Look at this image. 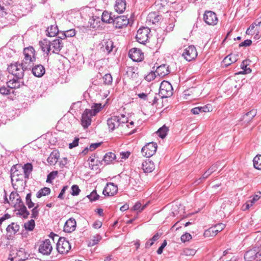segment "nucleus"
Here are the masks:
<instances>
[{"label": "nucleus", "mask_w": 261, "mask_h": 261, "mask_svg": "<svg viewBox=\"0 0 261 261\" xmlns=\"http://www.w3.org/2000/svg\"><path fill=\"white\" fill-rule=\"evenodd\" d=\"M71 249L69 242L65 238H60L57 243V249L61 254L67 253Z\"/></svg>", "instance_id": "423d86ee"}, {"label": "nucleus", "mask_w": 261, "mask_h": 261, "mask_svg": "<svg viewBox=\"0 0 261 261\" xmlns=\"http://www.w3.org/2000/svg\"><path fill=\"white\" fill-rule=\"evenodd\" d=\"M51 50L53 49V53L58 54L63 47V43L60 39H55L50 42Z\"/></svg>", "instance_id": "4468645a"}, {"label": "nucleus", "mask_w": 261, "mask_h": 261, "mask_svg": "<svg viewBox=\"0 0 261 261\" xmlns=\"http://www.w3.org/2000/svg\"><path fill=\"white\" fill-rule=\"evenodd\" d=\"M58 173L57 171H53L49 173L47 177L46 182H51V180L54 179L56 176L57 175Z\"/></svg>", "instance_id": "5fc2aeb1"}, {"label": "nucleus", "mask_w": 261, "mask_h": 261, "mask_svg": "<svg viewBox=\"0 0 261 261\" xmlns=\"http://www.w3.org/2000/svg\"><path fill=\"white\" fill-rule=\"evenodd\" d=\"M20 165H13L11 169V178L12 182H13V180L15 179L16 181H18L19 179V171L18 168H20Z\"/></svg>", "instance_id": "b1692460"}, {"label": "nucleus", "mask_w": 261, "mask_h": 261, "mask_svg": "<svg viewBox=\"0 0 261 261\" xmlns=\"http://www.w3.org/2000/svg\"><path fill=\"white\" fill-rule=\"evenodd\" d=\"M209 111L210 109L206 106H204L203 107H195L191 110V113L195 115L198 114L200 112H207Z\"/></svg>", "instance_id": "f704fd0d"}, {"label": "nucleus", "mask_w": 261, "mask_h": 261, "mask_svg": "<svg viewBox=\"0 0 261 261\" xmlns=\"http://www.w3.org/2000/svg\"><path fill=\"white\" fill-rule=\"evenodd\" d=\"M19 228L20 226L18 224L13 222L7 226L6 230L10 234H15L19 231Z\"/></svg>", "instance_id": "c756f323"}, {"label": "nucleus", "mask_w": 261, "mask_h": 261, "mask_svg": "<svg viewBox=\"0 0 261 261\" xmlns=\"http://www.w3.org/2000/svg\"><path fill=\"white\" fill-rule=\"evenodd\" d=\"M141 152L143 156L150 158L156 151L157 148H141Z\"/></svg>", "instance_id": "c85d7f7f"}, {"label": "nucleus", "mask_w": 261, "mask_h": 261, "mask_svg": "<svg viewBox=\"0 0 261 261\" xmlns=\"http://www.w3.org/2000/svg\"><path fill=\"white\" fill-rule=\"evenodd\" d=\"M150 32V30L148 28H140L136 36L137 41L141 44H145L148 40Z\"/></svg>", "instance_id": "20e7f679"}, {"label": "nucleus", "mask_w": 261, "mask_h": 261, "mask_svg": "<svg viewBox=\"0 0 261 261\" xmlns=\"http://www.w3.org/2000/svg\"><path fill=\"white\" fill-rule=\"evenodd\" d=\"M167 243L166 240H164L163 243L162 244L161 246L158 248L157 250V253L158 254H161L163 252L164 248L166 247L167 245Z\"/></svg>", "instance_id": "e2e57ef3"}, {"label": "nucleus", "mask_w": 261, "mask_h": 261, "mask_svg": "<svg viewBox=\"0 0 261 261\" xmlns=\"http://www.w3.org/2000/svg\"><path fill=\"white\" fill-rule=\"evenodd\" d=\"M115 159H116V155L114 153L110 152L107 153L105 155L103 160L106 164H109L111 162H112L113 160H114Z\"/></svg>", "instance_id": "ea45409f"}, {"label": "nucleus", "mask_w": 261, "mask_h": 261, "mask_svg": "<svg viewBox=\"0 0 261 261\" xmlns=\"http://www.w3.org/2000/svg\"><path fill=\"white\" fill-rule=\"evenodd\" d=\"M103 46L107 51L108 53H110L112 51L114 47V42L111 40H108L105 42V45Z\"/></svg>", "instance_id": "37998d69"}, {"label": "nucleus", "mask_w": 261, "mask_h": 261, "mask_svg": "<svg viewBox=\"0 0 261 261\" xmlns=\"http://www.w3.org/2000/svg\"><path fill=\"white\" fill-rule=\"evenodd\" d=\"M162 18V16L158 14L156 12H151L148 14L147 20L152 24H155L160 21Z\"/></svg>", "instance_id": "aec40b11"}, {"label": "nucleus", "mask_w": 261, "mask_h": 261, "mask_svg": "<svg viewBox=\"0 0 261 261\" xmlns=\"http://www.w3.org/2000/svg\"><path fill=\"white\" fill-rule=\"evenodd\" d=\"M102 106L101 103H94L91 109H86L82 116L81 124L84 128H87L91 123V118L95 116L101 109Z\"/></svg>", "instance_id": "f03ea898"}, {"label": "nucleus", "mask_w": 261, "mask_h": 261, "mask_svg": "<svg viewBox=\"0 0 261 261\" xmlns=\"http://www.w3.org/2000/svg\"><path fill=\"white\" fill-rule=\"evenodd\" d=\"M257 248L255 247L248 250L244 255V258L246 261L257 260Z\"/></svg>", "instance_id": "2eb2a0df"}, {"label": "nucleus", "mask_w": 261, "mask_h": 261, "mask_svg": "<svg viewBox=\"0 0 261 261\" xmlns=\"http://www.w3.org/2000/svg\"><path fill=\"white\" fill-rule=\"evenodd\" d=\"M87 197L89 198L90 201H95L99 199V196L97 194L96 191L94 190L90 193V194L87 196Z\"/></svg>", "instance_id": "de8ad7c7"}, {"label": "nucleus", "mask_w": 261, "mask_h": 261, "mask_svg": "<svg viewBox=\"0 0 261 261\" xmlns=\"http://www.w3.org/2000/svg\"><path fill=\"white\" fill-rule=\"evenodd\" d=\"M32 72L36 77H42L45 73V70L44 66L41 64L36 65L32 68Z\"/></svg>", "instance_id": "dca6fc26"}, {"label": "nucleus", "mask_w": 261, "mask_h": 261, "mask_svg": "<svg viewBox=\"0 0 261 261\" xmlns=\"http://www.w3.org/2000/svg\"><path fill=\"white\" fill-rule=\"evenodd\" d=\"M219 164V162H217L215 164L212 165V166L207 170H206L200 178L195 181L194 184L196 185H198L201 183L214 172L216 171L218 169L220 166Z\"/></svg>", "instance_id": "0eeeda50"}, {"label": "nucleus", "mask_w": 261, "mask_h": 261, "mask_svg": "<svg viewBox=\"0 0 261 261\" xmlns=\"http://www.w3.org/2000/svg\"><path fill=\"white\" fill-rule=\"evenodd\" d=\"M71 194L73 196H76L79 194L80 192L81 191L80 189H79L78 186L77 185H73L71 187Z\"/></svg>", "instance_id": "bf43d9fd"}, {"label": "nucleus", "mask_w": 261, "mask_h": 261, "mask_svg": "<svg viewBox=\"0 0 261 261\" xmlns=\"http://www.w3.org/2000/svg\"><path fill=\"white\" fill-rule=\"evenodd\" d=\"M18 212L16 213L17 215L22 216L23 218L26 219L30 215V212L27 210L25 206L18 207Z\"/></svg>", "instance_id": "4c0bfd02"}, {"label": "nucleus", "mask_w": 261, "mask_h": 261, "mask_svg": "<svg viewBox=\"0 0 261 261\" xmlns=\"http://www.w3.org/2000/svg\"><path fill=\"white\" fill-rule=\"evenodd\" d=\"M47 35L49 37H54L59 33V30L57 25H51L47 30Z\"/></svg>", "instance_id": "2f4dec72"}, {"label": "nucleus", "mask_w": 261, "mask_h": 261, "mask_svg": "<svg viewBox=\"0 0 261 261\" xmlns=\"http://www.w3.org/2000/svg\"><path fill=\"white\" fill-rule=\"evenodd\" d=\"M117 186L113 182H109L104 188L102 193L105 196H113L117 193Z\"/></svg>", "instance_id": "f8f14e48"}, {"label": "nucleus", "mask_w": 261, "mask_h": 261, "mask_svg": "<svg viewBox=\"0 0 261 261\" xmlns=\"http://www.w3.org/2000/svg\"><path fill=\"white\" fill-rule=\"evenodd\" d=\"M66 37H73L75 35V31L74 29H70L66 31H64Z\"/></svg>", "instance_id": "680f3d73"}, {"label": "nucleus", "mask_w": 261, "mask_h": 261, "mask_svg": "<svg viewBox=\"0 0 261 261\" xmlns=\"http://www.w3.org/2000/svg\"><path fill=\"white\" fill-rule=\"evenodd\" d=\"M238 59V55L230 54L226 56L223 60V64L227 67L232 63L236 62Z\"/></svg>", "instance_id": "6ab92c4d"}, {"label": "nucleus", "mask_w": 261, "mask_h": 261, "mask_svg": "<svg viewBox=\"0 0 261 261\" xmlns=\"http://www.w3.org/2000/svg\"><path fill=\"white\" fill-rule=\"evenodd\" d=\"M168 131V127L164 125L158 130V131L156 132V134L159 137L162 139H164L166 136Z\"/></svg>", "instance_id": "c9c22d12"}, {"label": "nucleus", "mask_w": 261, "mask_h": 261, "mask_svg": "<svg viewBox=\"0 0 261 261\" xmlns=\"http://www.w3.org/2000/svg\"><path fill=\"white\" fill-rule=\"evenodd\" d=\"M126 8L125 0H116L115 9L119 13H123Z\"/></svg>", "instance_id": "a878e982"}, {"label": "nucleus", "mask_w": 261, "mask_h": 261, "mask_svg": "<svg viewBox=\"0 0 261 261\" xmlns=\"http://www.w3.org/2000/svg\"><path fill=\"white\" fill-rule=\"evenodd\" d=\"M151 100H149L148 103H150L151 105L156 104L158 102V100H159L157 94L151 93Z\"/></svg>", "instance_id": "6e6d98bb"}, {"label": "nucleus", "mask_w": 261, "mask_h": 261, "mask_svg": "<svg viewBox=\"0 0 261 261\" xmlns=\"http://www.w3.org/2000/svg\"><path fill=\"white\" fill-rule=\"evenodd\" d=\"M76 226L75 220L73 218H70L65 222L64 226V231L66 232H71L75 229Z\"/></svg>", "instance_id": "ddd939ff"}, {"label": "nucleus", "mask_w": 261, "mask_h": 261, "mask_svg": "<svg viewBox=\"0 0 261 261\" xmlns=\"http://www.w3.org/2000/svg\"><path fill=\"white\" fill-rule=\"evenodd\" d=\"M40 47L43 51H46L48 55L49 52L51 50L50 41L46 39H43L42 41L39 42Z\"/></svg>", "instance_id": "393cba45"}, {"label": "nucleus", "mask_w": 261, "mask_h": 261, "mask_svg": "<svg viewBox=\"0 0 261 261\" xmlns=\"http://www.w3.org/2000/svg\"><path fill=\"white\" fill-rule=\"evenodd\" d=\"M129 23V19L126 16L122 15L114 17L113 23L116 28L121 29L126 26Z\"/></svg>", "instance_id": "9d476101"}, {"label": "nucleus", "mask_w": 261, "mask_h": 261, "mask_svg": "<svg viewBox=\"0 0 261 261\" xmlns=\"http://www.w3.org/2000/svg\"><path fill=\"white\" fill-rule=\"evenodd\" d=\"M138 96L145 101H147L149 102V100H151V93H149L148 94L145 93H141L137 94Z\"/></svg>", "instance_id": "49530a36"}, {"label": "nucleus", "mask_w": 261, "mask_h": 261, "mask_svg": "<svg viewBox=\"0 0 261 261\" xmlns=\"http://www.w3.org/2000/svg\"><path fill=\"white\" fill-rule=\"evenodd\" d=\"M103 82L106 85H110L112 83L113 79L111 74H106L103 77Z\"/></svg>", "instance_id": "3c124183"}, {"label": "nucleus", "mask_w": 261, "mask_h": 261, "mask_svg": "<svg viewBox=\"0 0 261 261\" xmlns=\"http://www.w3.org/2000/svg\"><path fill=\"white\" fill-rule=\"evenodd\" d=\"M173 94V88L171 84L167 81H163L161 83L159 95L161 98H167Z\"/></svg>", "instance_id": "7ed1b4c3"}, {"label": "nucleus", "mask_w": 261, "mask_h": 261, "mask_svg": "<svg viewBox=\"0 0 261 261\" xmlns=\"http://www.w3.org/2000/svg\"><path fill=\"white\" fill-rule=\"evenodd\" d=\"M10 13V9L8 6H6L4 3L0 4V15L2 17L5 16Z\"/></svg>", "instance_id": "a19ab883"}, {"label": "nucleus", "mask_w": 261, "mask_h": 261, "mask_svg": "<svg viewBox=\"0 0 261 261\" xmlns=\"http://www.w3.org/2000/svg\"><path fill=\"white\" fill-rule=\"evenodd\" d=\"M192 239L191 235L188 232H186L185 234H182L181 237L180 239L182 242H186L187 241H189Z\"/></svg>", "instance_id": "13d9d810"}, {"label": "nucleus", "mask_w": 261, "mask_h": 261, "mask_svg": "<svg viewBox=\"0 0 261 261\" xmlns=\"http://www.w3.org/2000/svg\"><path fill=\"white\" fill-rule=\"evenodd\" d=\"M146 205L147 204H145L142 206L140 202H137L134 206L133 208L135 211H138L139 212H141L146 207Z\"/></svg>", "instance_id": "864d4df0"}, {"label": "nucleus", "mask_w": 261, "mask_h": 261, "mask_svg": "<svg viewBox=\"0 0 261 261\" xmlns=\"http://www.w3.org/2000/svg\"><path fill=\"white\" fill-rule=\"evenodd\" d=\"M261 193L259 192V194H256L254 195L252 197H250V199L248 200L246 203L243 206V210L245 211L246 210L249 209L251 206L253 205V204L259 199L260 198Z\"/></svg>", "instance_id": "4be33fe9"}, {"label": "nucleus", "mask_w": 261, "mask_h": 261, "mask_svg": "<svg viewBox=\"0 0 261 261\" xmlns=\"http://www.w3.org/2000/svg\"><path fill=\"white\" fill-rule=\"evenodd\" d=\"M12 89V88H9L8 86L7 87L2 86L0 87V93L4 95L10 94L11 93V90Z\"/></svg>", "instance_id": "603ef678"}, {"label": "nucleus", "mask_w": 261, "mask_h": 261, "mask_svg": "<svg viewBox=\"0 0 261 261\" xmlns=\"http://www.w3.org/2000/svg\"><path fill=\"white\" fill-rule=\"evenodd\" d=\"M142 168L145 173H150L154 169V163L149 160H146L142 163Z\"/></svg>", "instance_id": "a211bd4d"}, {"label": "nucleus", "mask_w": 261, "mask_h": 261, "mask_svg": "<svg viewBox=\"0 0 261 261\" xmlns=\"http://www.w3.org/2000/svg\"><path fill=\"white\" fill-rule=\"evenodd\" d=\"M8 72L14 75L12 79H10L7 83V85L12 89H17L23 85L22 79L24 76V72L25 70L20 63L15 62L11 64L7 68Z\"/></svg>", "instance_id": "f257e3e1"}, {"label": "nucleus", "mask_w": 261, "mask_h": 261, "mask_svg": "<svg viewBox=\"0 0 261 261\" xmlns=\"http://www.w3.org/2000/svg\"><path fill=\"white\" fill-rule=\"evenodd\" d=\"M129 57L134 61L140 62L144 58V55L140 49L133 48L129 50Z\"/></svg>", "instance_id": "9b49d317"}, {"label": "nucleus", "mask_w": 261, "mask_h": 261, "mask_svg": "<svg viewBox=\"0 0 261 261\" xmlns=\"http://www.w3.org/2000/svg\"><path fill=\"white\" fill-rule=\"evenodd\" d=\"M39 205L37 204L34 208H33L32 210V216L31 217L32 218L36 219L39 215V209H38Z\"/></svg>", "instance_id": "4d7b16f0"}, {"label": "nucleus", "mask_w": 261, "mask_h": 261, "mask_svg": "<svg viewBox=\"0 0 261 261\" xmlns=\"http://www.w3.org/2000/svg\"><path fill=\"white\" fill-rule=\"evenodd\" d=\"M35 225V223L34 220L31 219L27 223H24V227L26 230L29 231H32L34 228Z\"/></svg>", "instance_id": "c03bdc74"}, {"label": "nucleus", "mask_w": 261, "mask_h": 261, "mask_svg": "<svg viewBox=\"0 0 261 261\" xmlns=\"http://www.w3.org/2000/svg\"><path fill=\"white\" fill-rule=\"evenodd\" d=\"M182 55L187 61H190L197 57V52L193 45H190L184 50Z\"/></svg>", "instance_id": "1a4fd4ad"}, {"label": "nucleus", "mask_w": 261, "mask_h": 261, "mask_svg": "<svg viewBox=\"0 0 261 261\" xmlns=\"http://www.w3.org/2000/svg\"><path fill=\"white\" fill-rule=\"evenodd\" d=\"M204 22L208 24L214 25L218 22V18L215 13L211 11H206L203 15Z\"/></svg>", "instance_id": "6e6552de"}, {"label": "nucleus", "mask_w": 261, "mask_h": 261, "mask_svg": "<svg viewBox=\"0 0 261 261\" xmlns=\"http://www.w3.org/2000/svg\"><path fill=\"white\" fill-rule=\"evenodd\" d=\"M107 124L109 128L112 130H113L120 126L119 123V118L117 116H114L109 118L107 120Z\"/></svg>", "instance_id": "f3484780"}, {"label": "nucleus", "mask_w": 261, "mask_h": 261, "mask_svg": "<svg viewBox=\"0 0 261 261\" xmlns=\"http://www.w3.org/2000/svg\"><path fill=\"white\" fill-rule=\"evenodd\" d=\"M130 154V152L129 151H125V152H121L120 153V155L122 160H126L128 158Z\"/></svg>", "instance_id": "69168bd1"}, {"label": "nucleus", "mask_w": 261, "mask_h": 261, "mask_svg": "<svg viewBox=\"0 0 261 261\" xmlns=\"http://www.w3.org/2000/svg\"><path fill=\"white\" fill-rule=\"evenodd\" d=\"M248 61L247 60H244L242 62L241 65V67L243 70L237 73L238 74H248V73H250L251 72V69L250 68L247 67V66L248 65Z\"/></svg>", "instance_id": "473e14b6"}, {"label": "nucleus", "mask_w": 261, "mask_h": 261, "mask_svg": "<svg viewBox=\"0 0 261 261\" xmlns=\"http://www.w3.org/2000/svg\"><path fill=\"white\" fill-rule=\"evenodd\" d=\"M50 193V189L47 187H44L40 189L36 194L38 198H40L42 196L48 195Z\"/></svg>", "instance_id": "58836bf2"}, {"label": "nucleus", "mask_w": 261, "mask_h": 261, "mask_svg": "<svg viewBox=\"0 0 261 261\" xmlns=\"http://www.w3.org/2000/svg\"><path fill=\"white\" fill-rule=\"evenodd\" d=\"M24 58L36 60L35 51L34 48L32 46L24 48L23 49Z\"/></svg>", "instance_id": "412c9836"}, {"label": "nucleus", "mask_w": 261, "mask_h": 261, "mask_svg": "<svg viewBox=\"0 0 261 261\" xmlns=\"http://www.w3.org/2000/svg\"><path fill=\"white\" fill-rule=\"evenodd\" d=\"M35 61L33 59L24 58L20 64L25 70L31 69L33 67Z\"/></svg>", "instance_id": "7c9ffc66"}, {"label": "nucleus", "mask_w": 261, "mask_h": 261, "mask_svg": "<svg viewBox=\"0 0 261 261\" xmlns=\"http://www.w3.org/2000/svg\"><path fill=\"white\" fill-rule=\"evenodd\" d=\"M16 203L15 204V206L16 207H22V206H25L23 201L21 200V198H20V197L19 196V197H18L17 198H16Z\"/></svg>", "instance_id": "0e129e2a"}, {"label": "nucleus", "mask_w": 261, "mask_h": 261, "mask_svg": "<svg viewBox=\"0 0 261 261\" xmlns=\"http://www.w3.org/2000/svg\"><path fill=\"white\" fill-rule=\"evenodd\" d=\"M155 77V74L154 72L151 71L145 77V79L148 82L153 80Z\"/></svg>", "instance_id": "052dcab7"}, {"label": "nucleus", "mask_w": 261, "mask_h": 261, "mask_svg": "<svg viewBox=\"0 0 261 261\" xmlns=\"http://www.w3.org/2000/svg\"><path fill=\"white\" fill-rule=\"evenodd\" d=\"M115 15L112 16L111 13L105 11L101 15V20L105 23H111L113 22Z\"/></svg>", "instance_id": "bb28decb"}, {"label": "nucleus", "mask_w": 261, "mask_h": 261, "mask_svg": "<svg viewBox=\"0 0 261 261\" xmlns=\"http://www.w3.org/2000/svg\"><path fill=\"white\" fill-rule=\"evenodd\" d=\"M253 162L254 168L258 170H261V155L255 156Z\"/></svg>", "instance_id": "79ce46f5"}, {"label": "nucleus", "mask_w": 261, "mask_h": 261, "mask_svg": "<svg viewBox=\"0 0 261 261\" xmlns=\"http://www.w3.org/2000/svg\"><path fill=\"white\" fill-rule=\"evenodd\" d=\"M59 153L58 151H53L47 158V162L50 165H55L59 158Z\"/></svg>", "instance_id": "cd10ccee"}, {"label": "nucleus", "mask_w": 261, "mask_h": 261, "mask_svg": "<svg viewBox=\"0 0 261 261\" xmlns=\"http://www.w3.org/2000/svg\"><path fill=\"white\" fill-rule=\"evenodd\" d=\"M24 175L25 178H28L30 174L32 171L33 166L31 163H27L22 167Z\"/></svg>", "instance_id": "72a5a7b5"}, {"label": "nucleus", "mask_w": 261, "mask_h": 261, "mask_svg": "<svg viewBox=\"0 0 261 261\" xmlns=\"http://www.w3.org/2000/svg\"><path fill=\"white\" fill-rule=\"evenodd\" d=\"M39 252L44 255H49L53 250V246L49 239H45L40 242Z\"/></svg>", "instance_id": "39448f33"}, {"label": "nucleus", "mask_w": 261, "mask_h": 261, "mask_svg": "<svg viewBox=\"0 0 261 261\" xmlns=\"http://www.w3.org/2000/svg\"><path fill=\"white\" fill-rule=\"evenodd\" d=\"M101 240V237L99 235H96L93 237V239L92 240V246H94L97 244L99 241Z\"/></svg>", "instance_id": "338daca9"}, {"label": "nucleus", "mask_w": 261, "mask_h": 261, "mask_svg": "<svg viewBox=\"0 0 261 261\" xmlns=\"http://www.w3.org/2000/svg\"><path fill=\"white\" fill-rule=\"evenodd\" d=\"M256 112L252 110L246 113L243 117L242 120L244 122H249L256 115Z\"/></svg>", "instance_id": "e433bc0d"}, {"label": "nucleus", "mask_w": 261, "mask_h": 261, "mask_svg": "<svg viewBox=\"0 0 261 261\" xmlns=\"http://www.w3.org/2000/svg\"><path fill=\"white\" fill-rule=\"evenodd\" d=\"M252 43V41L249 39L245 40L244 41L241 42L239 44L240 47L242 46H250Z\"/></svg>", "instance_id": "774afa93"}, {"label": "nucleus", "mask_w": 261, "mask_h": 261, "mask_svg": "<svg viewBox=\"0 0 261 261\" xmlns=\"http://www.w3.org/2000/svg\"><path fill=\"white\" fill-rule=\"evenodd\" d=\"M168 66L165 64H163L158 67L155 73L159 76L163 77L169 73Z\"/></svg>", "instance_id": "5701e85b"}, {"label": "nucleus", "mask_w": 261, "mask_h": 261, "mask_svg": "<svg viewBox=\"0 0 261 261\" xmlns=\"http://www.w3.org/2000/svg\"><path fill=\"white\" fill-rule=\"evenodd\" d=\"M219 231H217V229L216 228L215 226L212 227L210 228H209L208 230L205 231L204 232V235L208 236V234L214 236L217 234L218 232Z\"/></svg>", "instance_id": "09e8293b"}, {"label": "nucleus", "mask_w": 261, "mask_h": 261, "mask_svg": "<svg viewBox=\"0 0 261 261\" xmlns=\"http://www.w3.org/2000/svg\"><path fill=\"white\" fill-rule=\"evenodd\" d=\"M117 117L119 118V123H120V125H123V124L125 123H128V118L126 117L124 115L120 114L117 116Z\"/></svg>", "instance_id": "8fccbe9b"}, {"label": "nucleus", "mask_w": 261, "mask_h": 261, "mask_svg": "<svg viewBox=\"0 0 261 261\" xmlns=\"http://www.w3.org/2000/svg\"><path fill=\"white\" fill-rule=\"evenodd\" d=\"M31 193H29L27 194L25 197V203L29 208H32L35 205V203L31 200Z\"/></svg>", "instance_id": "a18cd8bd"}]
</instances>
